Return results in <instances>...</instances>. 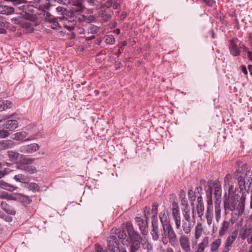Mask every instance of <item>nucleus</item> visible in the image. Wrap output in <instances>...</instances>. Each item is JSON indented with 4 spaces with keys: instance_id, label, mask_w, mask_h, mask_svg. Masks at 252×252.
<instances>
[{
    "instance_id": "obj_57",
    "label": "nucleus",
    "mask_w": 252,
    "mask_h": 252,
    "mask_svg": "<svg viewBox=\"0 0 252 252\" xmlns=\"http://www.w3.org/2000/svg\"><path fill=\"white\" fill-rule=\"evenodd\" d=\"M87 2L91 6L96 5L97 2V0H86Z\"/></svg>"
},
{
    "instance_id": "obj_29",
    "label": "nucleus",
    "mask_w": 252,
    "mask_h": 252,
    "mask_svg": "<svg viewBox=\"0 0 252 252\" xmlns=\"http://www.w3.org/2000/svg\"><path fill=\"white\" fill-rule=\"evenodd\" d=\"M14 179L18 182L23 183H28L29 180L28 178L22 174H18L16 175L14 177Z\"/></svg>"
},
{
    "instance_id": "obj_58",
    "label": "nucleus",
    "mask_w": 252,
    "mask_h": 252,
    "mask_svg": "<svg viewBox=\"0 0 252 252\" xmlns=\"http://www.w3.org/2000/svg\"><path fill=\"white\" fill-rule=\"evenodd\" d=\"M112 3H113V1L112 0H108L107 1V2L105 3L104 5V6H102V7H106L107 8H109L112 5Z\"/></svg>"
},
{
    "instance_id": "obj_12",
    "label": "nucleus",
    "mask_w": 252,
    "mask_h": 252,
    "mask_svg": "<svg viewBox=\"0 0 252 252\" xmlns=\"http://www.w3.org/2000/svg\"><path fill=\"white\" fill-rule=\"evenodd\" d=\"M15 143L11 140H0V150H5L13 148Z\"/></svg>"
},
{
    "instance_id": "obj_7",
    "label": "nucleus",
    "mask_w": 252,
    "mask_h": 252,
    "mask_svg": "<svg viewBox=\"0 0 252 252\" xmlns=\"http://www.w3.org/2000/svg\"><path fill=\"white\" fill-rule=\"evenodd\" d=\"M39 148V146L37 144L33 143L20 147L19 151L24 154H30L36 152Z\"/></svg>"
},
{
    "instance_id": "obj_22",
    "label": "nucleus",
    "mask_w": 252,
    "mask_h": 252,
    "mask_svg": "<svg viewBox=\"0 0 252 252\" xmlns=\"http://www.w3.org/2000/svg\"><path fill=\"white\" fill-rule=\"evenodd\" d=\"M111 233H115L119 239H125L126 237V234L125 230L118 229H112Z\"/></svg>"
},
{
    "instance_id": "obj_3",
    "label": "nucleus",
    "mask_w": 252,
    "mask_h": 252,
    "mask_svg": "<svg viewBox=\"0 0 252 252\" xmlns=\"http://www.w3.org/2000/svg\"><path fill=\"white\" fill-rule=\"evenodd\" d=\"M229 49L230 53L234 56H237L240 54V49H243L247 52L249 60L252 62V52L248 50V48L242 44L237 38H233L229 40Z\"/></svg>"
},
{
    "instance_id": "obj_38",
    "label": "nucleus",
    "mask_w": 252,
    "mask_h": 252,
    "mask_svg": "<svg viewBox=\"0 0 252 252\" xmlns=\"http://www.w3.org/2000/svg\"><path fill=\"white\" fill-rule=\"evenodd\" d=\"M115 39L113 35H109L105 36V42L108 44L112 45L115 43Z\"/></svg>"
},
{
    "instance_id": "obj_63",
    "label": "nucleus",
    "mask_w": 252,
    "mask_h": 252,
    "mask_svg": "<svg viewBox=\"0 0 252 252\" xmlns=\"http://www.w3.org/2000/svg\"><path fill=\"white\" fill-rule=\"evenodd\" d=\"M97 252H105L104 250H103V248L100 246H97L95 248Z\"/></svg>"
},
{
    "instance_id": "obj_64",
    "label": "nucleus",
    "mask_w": 252,
    "mask_h": 252,
    "mask_svg": "<svg viewBox=\"0 0 252 252\" xmlns=\"http://www.w3.org/2000/svg\"><path fill=\"white\" fill-rule=\"evenodd\" d=\"M172 208H175V209H179V206H178V203L174 201L172 203Z\"/></svg>"
},
{
    "instance_id": "obj_50",
    "label": "nucleus",
    "mask_w": 252,
    "mask_h": 252,
    "mask_svg": "<svg viewBox=\"0 0 252 252\" xmlns=\"http://www.w3.org/2000/svg\"><path fill=\"white\" fill-rule=\"evenodd\" d=\"M77 21H78L79 23L83 22H86V16L84 15H80L78 16H76Z\"/></svg>"
},
{
    "instance_id": "obj_59",
    "label": "nucleus",
    "mask_w": 252,
    "mask_h": 252,
    "mask_svg": "<svg viewBox=\"0 0 252 252\" xmlns=\"http://www.w3.org/2000/svg\"><path fill=\"white\" fill-rule=\"evenodd\" d=\"M240 68H241V70H242V71L245 75H247L248 74V71H247V68L245 65H241L240 66Z\"/></svg>"
},
{
    "instance_id": "obj_13",
    "label": "nucleus",
    "mask_w": 252,
    "mask_h": 252,
    "mask_svg": "<svg viewBox=\"0 0 252 252\" xmlns=\"http://www.w3.org/2000/svg\"><path fill=\"white\" fill-rule=\"evenodd\" d=\"M59 16L57 18H49L48 21L50 24V27L54 30H59L62 28V24L60 22Z\"/></svg>"
},
{
    "instance_id": "obj_2",
    "label": "nucleus",
    "mask_w": 252,
    "mask_h": 252,
    "mask_svg": "<svg viewBox=\"0 0 252 252\" xmlns=\"http://www.w3.org/2000/svg\"><path fill=\"white\" fill-rule=\"evenodd\" d=\"M159 218L163 228V233L168 237L169 242L171 246L174 247H176L178 244L177 235L170 222L167 220L166 215L160 213Z\"/></svg>"
},
{
    "instance_id": "obj_61",
    "label": "nucleus",
    "mask_w": 252,
    "mask_h": 252,
    "mask_svg": "<svg viewBox=\"0 0 252 252\" xmlns=\"http://www.w3.org/2000/svg\"><path fill=\"white\" fill-rule=\"evenodd\" d=\"M34 161V159L32 158H28L25 159L26 163L27 164L32 163Z\"/></svg>"
},
{
    "instance_id": "obj_32",
    "label": "nucleus",
    "mask_w": 252,
    "mask_h": 252,
    "mask_svg": "<svg viewBox=\"0 0 252 252\" xmlns=\"http://www.w3.org/2000/svg\"><path fill=\"white\" fill-rule=\"evenodd\" d=\"M221 240L220 238L217 239L211 246V251L212 252L216 251L220 246Z\"/></svg>"
},
{
    "instance_id": "obj_47",
    "label": "nucleus",
    "mask_w": 252,
    "mask_h": 252,
    "mask_svg": "<svg viewBox=\"0 0 252 252\" xmlns=\"http://www.w3.org/2000/svg\"><path fill=\"white\" fill-rule=\"evenodd\" d=\"M249 230H250L246 229L243 233L241 234V238L242 240H245L248 237L250 233Z\"/></svg>"
},
{
    "instance_id": "obj_25",
    "label": "nucleus",
    "mask_w": 252,
    "mask_h": 252,
    "mask_svg": "<svg viewBox=\"0 0 252 252\" xmlns=\"http://www.w3.org/2000/svg\"><path fill=\"white\" fill-rule=\"evenodd\" d=\"M237 232L236 231H234L232 232L231 236H228L226 240L225 245L226 247H230L231 245L233 244L234 241L235 240L236 237H237Z\"/></svg>"
},
{
    "instance_id": "obj_34",
    "label": "nucleus",
    "mask_w": 252,
    "mask_h": 252,
    "mask_svg": "<svg viewBox=\"0 0 252 252\" xmlns=\"http://www.w3.org/2000/svg\"><path fill=\"white\" fill-rule=\"evenodd\" d=\"M75 6H78L81 9H84L85 6L83 4V0H71V2Z\"/></svg>"
},
{
    "instance_id": "obj_44",
    "label": "nucleus",
    "mask_w": 252,
    "mask_h": 252,
    "mask_svg": "<svg viewBox=\"0 0 252 252\" xmlns=\"http://www.w3.org/2000/svg\"><path fill=\"white\" fill-rule=\"evenodd\" d=\"M245 176H246L248 182L250 183V184L251 185L252 183V172L250 170H248L246 171Z\"/></svg>"
},
{
    "instance_id": "obj_28",
    "label": "nucleus",
    "mask_w": 252,
    "mask_h": 252,
    "mask_svg": "<svg viewBox=\"0 0 252 252\" xmlns=\"http://www.w3.org/2000/svg\"><path fill=\"white\" fill-rule=\"evenodd\" d=\"M56 10L58 15H61V16H64L69 15V10H67L65 7L59 6L56 8Z\"/></svg>"
},
{
    "instance_id": "obj_60",
    "label": "nucleus",
    "mask_w": 252,
    "mask_h": 252,
    "mask_svg": "<svg viewBox=\"0 0 252 252\" xmlns=\"http://www.w3.org/2000/svg\"><path fill=\"white\" fill-rule=\"evenodd\" d=\"M212 191H213V188L211 186H209L208 187V190H207V195H210L211 197H212Z\"/></svg>"
},
{
    "instance_id": "obj_11",
    "label": "nucleus",
    "mask_w": 252,
    "mask_h": 252,
    "mask_svg": "<svg viewBox=\"0 0 252 252\" xmlns=\"http://www.w3.org/2000/svg\"><path fill=\"white\" fill-rule=\"evenodd\" d=\"M152 227L153 229L151 232V234L153 237V239L155 241H157L159 238V229L158 226V220L153 219L152 220Z\"/></svg>"
},
{
    "instance_id": "obj_4",
    "label": "nucleus",
    "mask_w": 252,
    "mask_h": 252,
    "mask_svg": "<svg viewBox=\"0 0 252 252\" xmlns=\"http://www.w3.org/2000/svg\"><path fill=\"white\" fill-rule=\"evenodd\" d=\"M19 9L22 11V17L30 21H35L37 19V16L34 14L35 7L32 4H27L19 7Z\"/></svg>"
},
{
    "instance_id": "obj_30",
    "label": "nucleus",
    "mask_w": 252,
    "mask_h": 252,
    "mask_svg": "<svg viewBox=\"0 0 252 252\" xmlns=\"http://www.w3.org/2000/svg\"><path fill=\"white\" fill-rule=\"evenodd\" d=\"M182 228L186 234H189L191 231V221L187 222V221H183L182 223Z\"/></svg>"
},
{
    "instance_id": "obj_40",
    "label": "nucleus",
    "mask_w": 252,
    "mask_h": 252,
    "mask_svg": "<svg viewBox=\"0 0 252 252\" xmlns=\"http://www.w3.org/2000/svg\"><path fill=\"white\" fill-rule=\"evenodd\" d=\"M140 248V244L131 243L130 247V252H136Z\"/></svg>"
},
{
    "instance_id": "obj_14",
    "label": "nucleus",
    "mask_w": 252,
    "mask_h": 252,
    "mask_svg": "<svg viewBox=\"0 0 252 252\" xmlns=\"http://www.w3.org/2000/svg\"><path fill=\"white\" fill-rule=\"evenodd\" d=\"M213 186L214 188V196L216 201H218L221 195V187L220 184L218 182L213 183Z\"/></svg>"
},
{
    "instance_id": "obj_39",
    "label": "nucleus",
    "mask_w": 252,
    "mask_h": 252,
    "mask_svg": "<svg viewBox=\"0 0 252 252\" xmlns=\"http://www.w3.org/2000/svg\"><path fill=\"white\" fill-rule=\"evenodd\" d=\"M29 189L33 191H38L40 189L39 186L35 183H31L29 184L28 186Z\"/></svg>"
},
{
    "instance_id": "obj_17",
    "label": "nucleus",
    "mask_w": 252,
    "mask_h": 252,
    "mask_svg": "<svg viewBox=\"0 0 252 252\" xmlns=\"http://www.w3.org/2000/svg\"><path fill=\"white\" fill-rule=\"evenodd\" d=\"M229 224V222L225 220H224L222 221L219 232V235L220 237H222L224 235L228 229Z\"/></svg>"
},
{
    "instance_id": "obj_5",
    "label": "nucleus",
    "mask_w": 252,
    "mask_h": 252,
    "mask_svg": "<svg viewBox=\"0 0 252 252\" xmlns=\"http://www.w3.org/2000/svg\"><path fill=\"white\" fill-rule=\"evenodd\" d=\"M67 17L61 16L60 22L63 25V27L71 31L74 29L75 26L77 24V17L75 15H67Z\"/></svg>"
},
{
    "instance_id": "obj_53",
    "label": "nucleus",
    "mask_w": 252,
    "mask_h": 252,
    "mask_svg": "<svg viewBox=\"0 0 252 252\" xmlns=\"http://www.w3.org/2000/svg\"><path fill=\"white\" fill-rule=\"evenodd\" d=\"M188 196L189 199H190L191 200H195V197L194 196V192L191 189L188 191Z\"/></svg>"
},
{
    "instance_id": "obj_15",
    "label": "nucleus",
    "mask_w": 252,
    "mask_h": 252,
    "mask_svg": "<svg viewBox=\"0 0 252 252\" xmlns=\"http://www.w3.org/2000/svg\"><path fill=\"white\" fill-rule=\"evenodd\" d=\"M209 244V237H205L202 242L198 244L196 247L195 252H204L205 249L208 246Z\"/></svg>"
},
{
    "instance_id": "obj_43",
    "label": "nucleus",
    "mask_w": 252,
    "mask_h": 252,
    "mask_svg": "<svg viewBox=\"0 0 252 252\" xmlns=\"http://www.w3.org/2000/svg\"><path fill=\"white\" fill-rule=\"evenodd\" d=\"M4 129H2L0 130V138H4L8 137L10 134L8 130Z\"/></svg>"
},
{
    "instance_id": "obj_23",
    "label": "nucleus",
    "mask_w": 252,
    "mask_h": 252,
    "mask_svg": "<svg viewBox=\"0 0 252 252\" xmlns=\"http://www.w3.org/2000/svg\"><path fill=\"white\" fill-rule=\"evenodd\" d=\"M12 105V102L9 100L0 101V111L11 108Z\"/></svg>"
},
{
    "instance_id": "obj_31",
    "label": "nucleus",
    "mask_w": 252,
    "mask_h": 252,
    "mask_svg": "<svg viewBox=\"0 0 252 252\" xmlns=\"http://www.w3.org/2000/svg\"><path fill=\"white\" fill-rule=\"evenodd\" d=\"M195 238L196 239H198L201 236L203 232L202 224L199 223H197L195 226Z\"/></svg>"
},
{
    "instance_id": "obj_55",
    "label": "nucleus",
    "mask_w": 252,
    "mask_h": 252,
    "mask_svg": "<svg viewBox=\"0 0 252 252\" xmlns=\"http://www.w3.org/2000/svg\"><path fill=\"white\" fill-rule=\"evenodd\" d=\"M161 241L164 245L167 244L168 241V238L166 235H164L163 233L162 234Z\"/></svg>"
},
{
    "instance_id": "obj_42",
    "label": "nucleus",
    "mask_w": 252,
    "mask_h": 252,
    "mask_svg": "<svg viewBox=\"0 0 252 252\" xmlns=\"http://www.w3.org/2000/svg\"><path fill=\"white\" fill-rule=\"evenodd\" d=\"M173 219L175 221L176 229H179L181 226V216H179V217H173Z\"/></svg>"
},
{
    "instance_id": "obj_27",
    "label": "nucleus",
    "mask_w": 252,
    "mask_h": 252,
    "mask_svg": "<svg viewBox=\"0 0 252 252\" xmlns=\"http://www.w3.org/2000/svg\"><path fill=\"white\" fill-rule=\"evenodd\" d=\"M28 135V133L26 131L18 132L14 134L13 139L14 140H23Z\"/></svg>"
},
{
    "instance_id": "obj_1",
    "label": "nucleus",
    "mask_w": 252,
    "mask_h": 252,
    "mask_svg": "<svg viewBox=\"0 0 252 252\" xmlns=\"http://www.w3.org/2000/svg\"><path fill=\"white\" fill-rule=\"evenodd\" d=\"M233 186H229L228 191V195L225 194L223 200L224 207L225 210L238 212V216H242L245 212L246 194L238 193V190L233 191Z\"/></svg>"
},
{
    "instance_id": "obj_45",
    "label": "nucleus",
    "mask_w": 252,
    "mask_h": 252,
    "mask_svg": "<svg viewBox=\"0 0 252 252\" xmlns=\"http://www.w3.org/2000/svg\"><path fill=\"white\" fill-rule=\"evenodd\" d=\"M240 216L238 215V212L237 211V213H232L231 215V217L230 220L232 222V223H234L238 219V217Z\"/></svg>"
},
{
    "instance_id": "obj_54",
    "label": "nucleus",
    "mask_w": 252,
    "mask_h": 252,
    "mask_svg": "<svg viewBox=\"0 0 252 252\" xmlns=\"http://www.w3.org/2000/svg\"><path fill=\"white\" fill-rule=\"evenodd\" d=\"M202 1L209 6H212L215 3L213 0H202Z\"/></svg>"
},
{
    "instance_id": "obj_8",
    "label": "nucleus",
    "mask_w": 252,
    "mask_h": 252,
    "mask_svg": "<svg viewBox=\"0 0 252 252\" xmlns=\"http://www.w3.org/2000/svg\"><path fill=\"white\" fill-rule=\"evenodd\" d=\"M18 126V123L16 120H8L1 125H0V128L6 129L9 131L16 129Z\"/></svg>"
},
{
    "instance_id": "obj_48",
    "label": "nucleus",
    "mask_w": 252,
    "mask_h": 252,
    "mask_svg": "<svg viewBox=\"0 0 252 252\" xmlns=\"http://www.w3.org/2000/svg\"><path fill=\"white\" fill-rule=\"evenodd\" d=\"M172 217H179L180 216L179 209L172 208Z\"/></svg>"
},
{
    "instance_id": "obj_36",
    "label": "nucleus",
    "mask_w": 252,
    "mask_h": 252,
    "mask_svg": "<svg viewBox=\"0 0 252 252\" xmlns=\"http://www.w3.org/2000/svg\"><path fill=\"white\" fill-rule=\"evenodd\" d=\"M83 10L84 9H81L78 6L72 7L69 10V13H70L69 15H75L76 13L82 12Z\"/></svg>"
},
{
    "instance_id": "obj_46",
    "label": "nucleus",
    "mask_w": 252,
    "mask_h": 252,
    "mask_svg": "<svg viewBox=\"0 0 252 252\" xmlns=\"http://www.w3.org/2000/svg\"><path fill=\"white\" fill-rule=\"evenodd\" d=\"M158 205L157 203L155 202L153 204L152 212L153 214H154L155 215H157L158 214Z\"/></svg>"
},
{
    "instance_id": "obj_52",
    "label": "nucleus",
    "mask_w": 252,
    "mask_h": 252,
    "mask_svg": "<svg viewBox=\"0 0 252 252\" xmlns=\"http://www.w3.org/2000/svg\"><path fill=\"white\" fill-rule=\"evenodd\" d=\"M231 179V176L229 174H227V175H226V176L224 179V185L225 186H226L227 184H229V181Z\"/></svg>"
},
{
    "instance_id": "obj_21",
    "label": "nucleus",
    "mask_w": 252,
    "mask_h": 252,
    "mask_svg": "<svg viewBox=\"0 0 252 252\" xmlns=\"http://www.w3.org/2000/svg\"><path fill=\"white\" fill-rule=\"evenodd\" d=\"M129 238L130 239L131 243H138L140 244L141 241V238L139 234L135 231L134 232L129 235Z\"/></svg>"
},
{
    "instance_id": "obj_35",
    "label": "nucleus",
    "mask_w": 252,
    "mask_h": 252,
    "mask_svg": "<svg viewBox=\"0 0 252 252\" xmlns=\"http://www.w3.org/2000/svg\"><path fill=\"white\" fill-rule=\"evenodd\" d=\"M126 228L128 235L135 231L134 230L132 223L130 221H127L126 223Z\"/></svg>"
},
{
    "instance_id": "obj_56",
    "label": "nucleus",
    "mask_w": 252,
    "mask_h": 252,
    "mask_svg": "<svg viewBox=\"0 0 252 252\" xmlns=\"http://www.w3.org/2000/svg\"><path fill=\"white\" fill-rule=\"evenodd\" d=\"M206 182V181L204 179L200 180V186H199L198 187H196V189L198 190L199 189H200V190H202V186H205Z\"/></svg>"
},
{
    "instance_id": "obj_33",
    "label": "nucleus",
    "mask_w": 252,
    "mask_h": 252,
    "mask_svg": "<svg viewBox=\"0 0 252 252\" xmlns=\"http://www.w3.org/2000/svg\"><path fill=\"white\" fill-rule=\"evenodd\" d=\"M196 209L198 217L201 218L204 214V207L203 203H199V204H197Z\"/></svg>"
},
{
    "instance_id": "obj_41",
    "label": "nucleus",
    "mask_w": 252,
    "mask_h": 252,
    "mask_svg": "<svg viewBox=\"0 0 252 252\" xmlns=\"http://www.w3.org/2000/svg\"><path fill=\"white\" fill-rule=\"evenodd\" d=\"M99 16L103 18V20L105 21H107L109 20L111 18V16L107 14L105 11L101 10L99 12Z\"/></svg>"
},
{
    "instance_id": "obj_6",
    "label": "nucleus",
    "mask_w": 252,
    "mask_h": 252,
    "mask_svg": "<svg viewBox=\"0 0 252 252\" xmlns=\"http://www.w3.org/2000/svg\"><path fill=\"white\" fill-rule=\"evenodd\" d=\"M107 241V248L111 252H118L120 251L119 246V244L118 242L116 236H110Z\"/></svg>"
},
{
    "instance_id": "obj_18",
    "label": "nucleus",
    "mask_w": 252,
    "mask_h": 252,
    "mask_svg": "<svg viewBox=\"0 0 252 252\" xmlns=\"http://www.w3.org/2000/svg\"><path fill=\"white\" fill-rule=\"evenodd\" d=\"M237 180L239 186V190L238 189H236L235 190H238V193H244L246 194L245 191H244V189H245L246 188V182L245 179L243 177H239V178L237 179Z\"/></svg>"
},
{
    "instance_id": "obj_37",
    "label": "nucleus",
    "mask_w": 252,
    "mask_h": 252,
    "mask_svg": "<svg viewBox=\"0 0 252 252\" xmlns=\"http://www.w3.org/2000/svg\"><path fill=\"white\" fill-rule=\"evenodd\" d=\"M99 31V28L96 26L91 25L88 28V33L94 34Z\"/></svg>"
},
{
    "instance_id": "obj_10",
    "label": "nucleus",
    "mask_w": 252,
    "mask_h": 252,
    "mask_svg": "<svg viewBox=\"0 0 252 252\" xmlns=\"http://www.w3.org/2000/svg\"><path fill=\"white\" fill-rule=\"evenodd\" d=\"M179 242L181 247L186 252H189L191 250L189 241L188 237L185 235H182L179 238Z\"/></svg>"
},
{
    "instance_id": "obj_16",
    "label": "nucleus",
    "mask_w": 252,
    "mask_h": 252,
    "mask_svg": "<svg viewBox=\"0 0 252 252\" xmlns=\"http://www.w3.org/2000/svg\"><path fill=\"white\" fill-rule=\"evenodd\" d=\"M1 208L4 210L6 213L11 215H15L16 214V211L15 209L7 204L5 202L2 201L0 203Z\"/></svg>"
},
{
    "instance_id": "obj_24",
    "label": "nucleus",
    "mask_w": 252,
    "mask_h": 252,
    "mask_svg": "<svg viewBox=\"0 0 252 252\" xmlns=\"http://www.w3.org/2000/svg\"><path fill=\"white\" fill-rule=\"evenodd\" d=\"M186 196V192L183 190H181L179 194V199L181 201V205L183 206V207L189 206Z\"/></svg>"
},
{
    "instance_id": "obj_26",
    "label": "nucleus",
    "mask_w": 252,
    "mask_h": 252,
    "mask_svg": "<svg viewBox=\"0 0 252 252\" xmlns=\"http://www.w3.org/2000/svg\"><path fill=\"white\" fill-rule=\"evenodd\" d=\"M7 153L8 157L11 161H16L21 157V155L20 154L14 151H8Z\"/></svg>"
},
{
    "instance_id": "obj_51",
    "label": "nucleus",
    "mask_w": 252,
    "mask_h": 252,
    "mask_svg": "<svg viewBox=\"0 0 252 252\" xmlns=\"http://www.w3.org/2000/svg\"><path fill=\"white\" fill-rule=\"evenodd\" d=\"M95 20V17L94 15H90L86 16V22L87 23H91Z\"/></svg>"
},
{
    "instance_id": "obj_9",
    "label": "nucleus",
    "mask_w": 252,
    "mask_h": 252,
    "mask_svg": "<svg viewBox=\"0 0 252 252\" xmlns=\"http://www.w3.org/2000/svg\"><path fill=\"white\" fill-rule=\"evenodd\" d=\"M135 220L137 225L139 226L143 235H147L148 232V224L147 221H144L141 217H136Z\"/></svg>"
},
{
    "instance_id": "obj_19",
    "label": "nucleus",
    "mask_w": 252,
    "mask_h": 252,
    "mask_svg": "<svg viewBox=\"0 0 252 252\" xmlns=\"http://www.w3.org/2000/svg\"><path fill=\"white\" fill-rule=\"evenodd\" d=\"M0 188L10 191H14L17 189L16 187L3 181V180L0 181Z\"/></svg>"
},
{
    "instance_id": "obj_20",
    "label": "nucleus",
    "mask_w": 252,
    "mask_h": 252,
    "mask_svg": "<svg viewBox=\"0 0 252 252\" xmlns=\"http://www.w3.org/2000/svg\"><path fill=\"white\" fill-rule=\"evenodd\" d=\"M183 217L187 222L191 221L190 207L189 206L182 208Z\"/></svg>"
},
{
    "instance_id": "obj_62",
    "label": "nucleus",
    "mask_w": 252,
    "mask_h": 252,
    "mask_svg": "<svg viewBox=\"0 0 252 252\" xmlns=\"http://www.w3.org/2000/svg\"><path fill=\"white\" fill-rule=\"evenodd\" d=\"M7 173L6 170L0 171V179L4 177Z\"/></svg>"
},
{
    "instance_id": "obj_49",
    "label": "nucleus",
    "mask_w": 252,
    "mask_h": 252,
    "mask_svg": "<svg viewBox=\"0 0 252 252\" xmlns=\"http://www.w3.org/2000/svg\"><path fill=\"white\" fill-rule=\"evenodd\" d=\"M242 175L243 173H242L241 171L238 169L235 171L234 174V177L236 179H237L239 178V177H243Z\"/></svg>"
}]
</instances>
